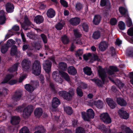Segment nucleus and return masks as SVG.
Segmentation results:
<instances>
[{
    "mask_svg": "<svg viewBox=\"0 0 133 133\" xmlns=\"http://www.w3.org/2000/svg\"><path fill=\"white\" fill-rule=\"evenodd\" d=\"M19 63H17L15 64L12 66L11 69H10L11 71H16L17 70V68L19 66Z\"/></svg>",
    "mask_w": 133,
    "mask_h": 133,
    "instance_id": "41",
    "label": "nucleus"
},
{
    "mask_svg": "<svg viewBox=\"0 0 133 133\" xmlns=\"http://www.w3.org/2000/svg\"><path fill=\"white\" fill-rule=\"evenodd\" d=\"M83 71L85 74L88 75H90L92 73L91 68L88 67L84 68Z\"/></svg>",
    "mask_w": 133,
    "mask_h": 133,
    "instance_id": "31",
    "label": "nucleus"
},
{
    "mask_svg": "<svg viewBox=\"0 0 133 133\" xmlns=\"http://www.w3.org/2000/svg\"><path fill=\"white\" fill-rule=\"evenodd\" d=\"M122 129L123 130H124L125 133H133L131 130L126 126L124 125L122 126Z\"/></svg>",
    "mask_w": 133,
    "mask_h": 133,
    "instance_id": "35",
    "label": "nucleus"
},
{
    "mask_svg": "<svg viewBox=\"0 0 133 133\" xmlns=\"http://www.w3.org/2000/svg\"><path fill=\"white\" fill-rule=\"evenodd\" d=\"M19 133H29V130L27 127H25L20 129Z\"/></svg>",
    "mask_w": 133,
    "mask_h": 133,
    "instance_id": "40",
    "label": "nucleus"
},
{
    "mask_svg": "<svg viewBox=\"0 0 133 133\" xmlns=\"http://www.w3.org/2000/svg\"><path fill=\"white\" fill-rule=\"evenodd\" d=\"M63 25V24L59 23L56 25L55 28L57 30H61L62 29Z\"/></svg>",
    "mask_w": 133,
    "mask_h": 133,
    "instance_id": "43",
    "label": "nucleus"
},
{
    "mask_svg": "<svg viewBox=\"0 0 133 133\" xmlns=\"http://www.w3.org/2000/svg\"><path fill=\"white\" fill-rule=\"evenodd\" d=\"M35 47L37 50H39L41 47L40 44L39 43H36L35 45Z\"/></svg>",
    "mask_w": 133,
    "mask_h": 133,
    "instance_id": "62",
    "label": "nucleus"
},
{
    "mask_svg": "<svg viewBox=\"0 0 133 133\" xmlns=\"http://www.w3.org/2000/svg\"><path fill=\"white\" fill-rule=\"evenodd\" d=\"M64 111L69 115H71L72 113V110L71 108L69 107H64Z\"/></svg>",
    "mask_w": 133,
    "mask_h": 133,
    "instance_id": "30",
    "label": "nucleus"
},
{
    "mask_svg": "<svg viewBox=\"0 0 133 133\" xmlns=\"http://www.w3.org/2000/svg\"><path fill=\"white\" fill-rule=\"evenodd\" d=\"M31 63L27 59H25L21 63L22 69L23 71H28L30 68Z\"/></svg>",
    "mask_w": 133,
    "mask_h": 133,
    "instance_id": "7",
    "label": "nucleus"
},
{
    "mask_svg": "<svg viewBox=\"0 0 133 133\" xmlns=\"http://www.w3.org/2000/svg\"><path fill=\"white\" fill-rule=\"evenodd\" d=\"M5 20V17L4 11L3 10L0 11V21L4 22Z\"/></svg>",
    "mask_w": 133,
    "mask_h": 133,
    "instance_id": "32",
    "label": "nucleus"
},
{
    "mask_svg": "<svg viewBox=\"0 0 133 133\" xmlns=\"http://www.w3.org/2000/svg\"><path fill=\"white\" fill-rule=\"evenodd\" d=\"M34 110L33 107L31 105H28L24 109L23 116L25 118H26L31 115Z\"/></svg>",
    "mask_w": 133,
    "mask_h": 133,
    "instance_id": "5",
    "label": "nucleus"
},
{
    "mask_svg": "<svg viewBox=\"0 0 133 133\" xmlns=\"http://www.w3.org/2000/svg\"><path fill=\"white\" fill-rule=\"evenodd\" d=\"M106 101L108 105L112 109L114 108L116 106V104L111 98H107Z\"/></svg>",
    "mask_w": 133,
    "mask_h": 133,
    "instance_id": "13",
    "label": "nucleus"
},
{
    "mask_svg": "<svg viewBox=\"0 0 133 133\" xmlns=\"http://www.w3.org/2000/svg\"><path fill=\"white\" fill-rule=\"evenodd\" d=\"M83 53V52L82 50H79L77 51L75 54L77 56H79L81 55Z\"/></svg>",
    "mask_w": 133,
    "mask_h": 133,
    "instance_id": "56",
    "label": "nucleus"
},
{
    "mask_svg": "<svg viewBox=\"0 0 133 133\" xmlns=\"http://www.w3.org/2000/svg\"><path fill=\"white\" fill-rule=\"evenodd\" d=\"M25 89L28 91L30 92H32L34 89L35 87H34L31 86L29 84H26L25 86Z\"/></svg>",
    "mask_w": 133,
    "mask_h": 133,
    "instance_id": "29",
    "label": "nucleus"
},
{
    "mask_svg": "<svg viewBox=\"0 0 133 133\" xmlns=\"http://www.w3.org/2000/svg\"><path fill=\"white\" fill-rule=\"evenodd\" d=\"M118 104L121 106H124L127 104L126 102L123 98H119L117 99Z\"/></svg>",
    "mask_w": 133,
    "mask_h": 133,
    "instance_id": "25",
    "label": "nucleus"
},
{
    "mask_svg": "<svg viewBox=\"0 0 133 133\" xmlns=\"http://www.w3.org/2000/svg\"><path fill=\"white\" fill-rule=\"evenodd\" d=\"M5 6L6 10L8 12L10 13L13 11L14 8L12 4L10 3H8Z\"/></svg>",
    "mask_w": 133,
    "mask_h": 133,
    "instance_id": "16",
    "label": "nucleus"
},
{
    "mask_svg": "<svg viewBox=\"0 0 133 133\" xmlns=\"http://www.w3.org/2000/svg\"><path fill=\"white\" fill-rule=\"evenodd\" d=\"M110 23L112 25H114L117 23V21L116 19L114 18L111 19Z\"/></svg>",
    "mask_w": 133,
    "mask_h": 133,
    "instance_id": "55",
    "label": "nucleus"
},
{
    "mask_svg": "<svg viewBox=\"0 0 133 133\" xmlns=\"http://www.w3.org/2000/svg\"><path fill=\"white\" fill-rule=\"evenodd\" d=\"M74 94V91L72 89H70L68 92L65 91H60L58 92L59 95L64 99L67 101H70Z\"/></svg>",
    "mask_w": 133,
    "mask_h": 133,
    "instance_id": "2",
    "label": "nucleus"
},
{
    "mask_svg": "<svg viewBox=\"0 0 133 133\" xmlns=\"http://www.w3.org/2000/svg\"><path fill=\"white\" fill-rule=\"evenodd\" d=\"M26 75L25 74L20 77L19 79V82H21L24 78L26 77Z\"/></svg>",
    "mask_w": 133,
    "mask_h": 133,
    "instance_id": "60",
    "label": "nucleus"
},
{
    "mask_svg": "<svg viewBox=\"0 0 133 133\" xmlns=\"http://www.w3.org/2000/svg\"><path fill=\"white\" fill-rule=\"evenodd\" d=\"M59 74L57 71H54L52 74V76L56 82L61 83L63 82V80L58 75Z\"/></svg>",
    "mask_w": 133,
    "mask_h": 133,
    "instance_id": "11",
    "label": "nucleus"
},
{
    "mask_svg": "<svg viewBox=\"0 0 133 133\" xmlns=\"http://www.w3.org/2000/svg\"><path fill=\"white\" fill-rule=\"evenodd\" d=\"M61 39L62 42L64 44H67L69 42L67 36L65 35L62 36Z\"/></svg>",
    "mask_w": 133,
    "mask_h": 133,
    "instance_id": "38",
    "label": "nucleus"
},
{
    "mask_svg": "<svg viewBox=\"0 0 133 133\" xmlns=\"http://www.w3.org/2000/svg\"><path fill=\"white\" fill-rule=\"evenodd\" d=\"M82 8V4L80 3H76L75 5L76 10L78 11L81 10Z\"/></svg>",
    "mask_w": 133,
    "mask_h": 133,
    "instance_id": "47",
    "label": "nucleus"
},
{
    "mask_svg": "<svg viewBox=\"0 0 133 133\" xmlns=\"http://www.w3.org/2000/svg\"><path fill=\"white\" fill-rule=\"evenodd\" d=\"M74 34L75 36L76 37H79L81 36V34L79 32L78 30L75 29L74 30Z\"/></svg>",
    "mask_w": 133,
    "mask_h": 133,
    "instance_id": "51",
    "label": "nucleus"
},
{
    "mask_svg": "<svg viewBox=\"0 0 133 133\" xmlns=\"http://www.w3.org/2000/svg\"><path fill=\"white\" fill-rule=\"evenodd\" d=\"M80 87L83 89H85L87 87V84L81 82V85L80 86Z\"/></svg>",
    "mask_w": 133,
    "mask_h": 133,
    "instance_id": "61",
    "label": "nucleus"
},
{
    "mask_svg": "<svg viewBox=\"0 0 133 133\" xmlns=\"http://www.w3.org/2000/svg\"><path fill=\"white\" fill-rule=\"evenodd\" d=\"M119 10L120 13L123 15H124L127 12V9L122 7H121L119 8Z\"/></svg>",
    "mask_w": 133,
    "mask_h": 133,
    "instance_id": "36",
    "label": "nucleus"
},
{
    "mask_svg": "<svg viewBox=\"0 0 133 133\" xmlns=\"http://www.w3.org/2000/svg\"><path fill=\"white\" fill-rule=\"evenodd\" d=\"M108 44L105 41H102L100 43L99 45V49L101 51H104L107 48Z\"/></svg>",
    "mask_w": 133,
    "mask_h": 133,
    "instance_id": "12",
    "label": "nucleus"
},
{
    "mask_svg": "<svg viewBox=\"0 0 133 133\" xmlns=\"http://www.w3.org/2000/svg\"><path fill=\"white\" fill-rule=\"evenodd\" d=\"M69 21L71 24L76 25L79 24L80 22V19L79 18L76 17L71 18Z\"/></svg>",
    "mask_w": 133,
    "mask_h": 133,
    "instance_id": "15",
    "label": "nucleus"
},
{
    "mask_svg": "<svg viewBox=\"0 0 133 133\" xmlns=\"http://www.w3.org/2000/svg\"><path fill=\"white\" fill-rule=\"evenodd\" d=\"M13 35L12 32L11 31V30H9V31L8 33L5 36V38L7 39Z\"/></svg>",
    "mask_w": 133,
    "mask_h": 133,
    "instance_id": "59",
    "label": "nucleus"
},
{
    "mask_svg": "<svg viewBox=\"0 0 133 133\" xmlns=\"http://www.w3.org/2000/svg\"><path fill=\"white\" fill-rule=\"evenodd\" d=\"M51 63L49 61H46L43 64V69L46 73V79L49 80L50 78L49 72L50 71Z\"/></svg>",
    "mask_w": 133,
    "mask_h": 133,
    "instance_id": "6",
    "label": "nucleus"
},
{
    "mask_svg": "<svg viewBox=\"0 0 133 133\" xmlns=\"http://www.w3.org/2000/svg\"><path fill=\"white\" fill-rule=\"evenodd\" d=\"M118 27L121 30H124L125 27V23L122 21L119 22L118 24Z\"/></svg>",
    "mask_w": 133,
    "mask_h": 133,
    "instance_id": "37",
    "label": "nucleus"
},
{
    "mask_svg": "<svg viewBox=\"0 0 133 133\" xmlns=\"http://www.w3.org/2000/svg\"><path fill=\"white\" fill-rule=\"evenodd\" d=\"M128 34L130 36L133 35V28H130L127 31Z\"/></svg>",
    "mask_w": 133,
    "mask_h": 133,
    "instance_id": "57",
    "label": "nucleus"
},
{
    "mask_svg": "<svg viewBox=\"0 0 133 133\" xmlns=\"http://www.w3.org/2000/svg\"><path fill=\"white\" fill-rule=\"evenodd\" d=\"M41 67L39 61L37 60L35 61L32 65V73L35 75H38L41 73Z\"/></svg>",
    "mask_w": 133,
    "mask_h": 133,
    "instance_id": "3",
    "label": "nucleus"
},
{
    "mask_svg": "<svg viewBox=\"0 0 133 133\" xmlns=\"http://www.w3.org/2000/svg\"><path fill=\"white\" fill-rule=\"evenodd\" d=\"M24 23L26 25H29L30 24V23L27 17H25V18Z\"/></svg>",
    "mask_w": 133,
    "mask_h": 133,
    "instance_id": "58",
    "label": "nucleus"
},
{
    "mask_svg": "<svg viewBox=\"0 0 133 133\" xmlns=\"http://www.w3.org/2000/svg\"><path fill=\"white\" fill-rule=\"evenodd\" d=\"M92 105H96L98 108H101L103 107V102L100 101L94 102L93 103Z\"/></svg>",
    "mask_w": 133,
    "mask_h": 133,
    "instance_id": "26",
    "label": "nucleus"
},
{
    "mask_svg": "<svg viewBox=\"0 0 133 133\" xmlns=\"http://www.w3.org/2000/svg\"><path fill=\"white\" fill-rule=\"evenodd\" d=\"M60 75L63 77L64 79L68 82L70 81V78L68 74L66 72L62 71H59Z\"/></svg>",
    "mask_w": 133,
    "mask_h": 133,
    "instance_id": "17",
    "label": "nucleus"
},
{
    "mask_svg": "<svg viewBox=\"0 0 133 133\" xmlns=\"http://www.w3.org/2000/svg\"><path fill=\"white\" fill-rule=\"evenodd\" d=\"M13 76L12 75H10L7 76L4 79L3 81L2 82V83H4L7 82Z\"/></svg>",
    "mask_w": 133,
    "mask_h": 133,
    "instance_id": "42",
    "label": "nucleus"
},
{
    "mask_svg": "<svg viewBox=\"0 0 133 133\" xmlns=\"http://www.w3.org/2000/svg\"><path fill=\"white\" fill-rule=\"evenodd\" d=\"M130 77L131 79L130 81V82L133 84V72H131L130 73Z\"/></svg>",
    "mask_w": 133,
    "mask_h": 133,
    "instance_id": "64",
    "label": "nucleus"
},
{
    "mask_svg": "<svg viewBox=\"0 0 133 133\" xmlns=\"http://www.w3.org/2000/svg\"><path fill=\"white\" fill-rule=\"evenodd\" d=\"M21 93L20 91H16L13 97V99L16 101L19 100L21 98Z\"/></svg>",
    "mask_w": 133,
    "mask_h": 133,
    "instance_id": "20",
    "label": "nucleus"
},
{
    "mask_svg": "<svg viewBox=\"0 0 133 133\" xmlns=\"http://www.w3.org/2000/svg\"><path fill=\"white\" fill-rule=\"evenodd\" d=\"M98 70L99 76L101 78L102 82L97 79H92V80L99 87H101L104 83L105 79L106 76L105 72L107 71L108 74L112 75L114 74V72H116L118 71V69L116 67L112 66H110L109 69L107 70L102 69L101 66H99Z\"/></svg>",
    "mask_w": 133,
    "mask_h": 133,
    "instance_id": "1",
    "label": "nucleus"
},
{
    "mask_svg": "<svg viewBox=\"0 0 133 133\" xmlns=\"http://www.w3.org/2000/svg\"><path fill=\"white\" fill-rule=\"evenodd\" d=\"M25 104H23L21 105L18 107L16 108V110L18 112H20L21 111L23 108L25 107Z\"/></svg>",
    "mask_w": 133,
    "mask_h": 133,
    "instance_id": "50",
    "label": "nucleus"
},
{
    "mask_svg": "<svg viewBox=\"0 0 133 133\" xmlns=\"http://www.w3.org/2000/svg\"><path fill=\"white\" fill-rule=\"evenodd\" d=\"M17 50V47L16 45L13 46L11 48L10 51L11 55H16L18 52Z\"/></svg>",
    "mask_w": 133,
    "mask_h": 133,
    "instance_id": "28",
    "label": "nucleus"
},
{
    "mask_svg": "<svg viewBox=\"0 0 133 133\" xmlns=\"http://www.w3.org/2000/svg\"><path fill=\"white\" fill-rule=\"evenodd\" d=\"M83 58L85 60L91 59L90 62H91L95 61H99L100 60V59L98 58V56L97 55H92L90 53H89L88 55H84Z\"/></svg>",
    "mask_w": 133,
    "mask_h": 133,
    "instance_id": "8",
    "label": "nucleus"
},
{
    "mask_svg": "<svg viewBox=\"0 0 133 133\" xmlns=\"http://www.w3.org/2000/svg\"><path fill=\"white\" fill-rule=\"evenodd\" d=\"M77 93L78 96L82 97L83 95V93L82 90L79 88H77L76 89Z\"/></svg>",
    "mask_w": 133,
    "mask_h": 133,
    "instance_id": "52",
    "label": "nucleus"
},
{
    "mask_svg": "<svg viewBox=\"0 0 133 133\" xmlns=\"http://www.w3.org/2000/svg\"><path fill=\"white\" fill-rule=\"evenodd\" d=\"M68 73L71 75H74L77 73V71L75 68L73 66L69 67L68 69Z\"/></svg>",
    "mask_w": 133,
    "mask_h": 133,
    "instance_id": "24",
    "label": "nucleus"
},
{
    "mask_svg": "<svg viewBox=\"0 0 133 133\" xmlns=\"http://www.w3.org/2000/svg\"><path fill=\"white\" fill-rule=\"evenodd\" d=\"M34 20L37 24H39L43 22L44 18L42 16L38 15L35 17Z\"/></svg>",
    "mask_w": 133,
    "mask_h": 133,
    "instance_id": "21",
    "label": "nucleus"
},
{
    "mask_svg": "<svg viewBox=\"0 0 133 133\" xmlns=\"http://www.w3.org/2000/svg\"><path fill=\"white\" fill-rule=\"evenodd\" d=\"M118 113L121 118L127 119L129 117V114L126 111L124 110V109L123 108L119 110Z\"/></svg>",
    "mask_w": 133,
    "mask_h": 133,
    "instance_id": "10",
    "label": "nucleus"
},
{
    "mask_svg": "<svg viewBox=\"0 0 133 133\" xmlns=\"http://www.w3.org/2000/svg\"><path fill=\"white\" fill-rule=\"evenodd\" d=\"M8 48L5 44L2 46L1 48V52L3 53H5L7 51Z\"/></svg>",
    "mask_w": 133,
    "mask_h": 133,
    "instance_id": "46",
    "label": "nucleus"
},
{
    "mask_svg": "<svg viewBox=\"0 0 133 133\" xmlns=\"http://www.w3.org/2000/svg\"><path fill=\"white\" fill-rule=\"evenodd\" d=\"M101 17L99 15H96L95 16L93 19V23L95 25L98 24L101 20Z\"/></svg>",
    "mask_w": 133,
    "mask_h": 133,
    "instance_id": "23",
    "label": "nucleus"
},
{
    "mask_svg": "<svg viewBox=\"0 0 133 133\" xmlns=\"http://www.w3.org/2000/svg\"><path fill=\"white\" fill-rule=\"evenodd\" d=\"M59 68L64 71H65L67 69V65L66 63L64 62H60L59 64Z\"/></svg>",
    "mask_w": 133,
    "mask_h": 133,
    "instance_id": "27",
    "label": "nucleus"
},
{
    "mask_svg": "<svg viewBox=\"0 0 133 133\" xmlns=\"http://www.w3.org/2000/svg\"><path fill=\"white\" fill-rule=\"evenodd\" d=\"M60 102L59 99L57 98H53L52 101V106L53 108H55L60 104Z\"/></svg>",
    "mask_w": 133,
    "mask_h": 133,
    "instance_id": "14",
    "label": "nucleus"
},
{
    "mask_svg": "<svg viewBox=\"0 0 133 133\" xmlns=\"http://www.w3.org/2000/svg\"><path fill=\"white\" fill-rule=\"evenodd\" d=\"M82 28L84 30L85 32H88L89 27L88 25L86 23H84L82 25Z\"/></svg>",
    "mask_w": 133,
    "mask_h": 133,
    "instance_id": "48",
    "label": "nucleus"
},
{
    "mask_svg": "<svg viewBox=\"0 0 133 133\" xmlns=\"http://www.w3.org/2000/svg\"><path fill=\"white\" fill-rule=\"evenodd\" d=\"M87 116L85 112H81V115L82 118L85 121H88L90 118H94V113L93 110L91 109H89L87 111Z\"/></svg>",
    "mask_w": 133,
    "mask_h": 133,
    "instance_id": "4",
    "label": "nucleus"
},
{
    "mask_svg": "<svg viewBox=\"0 0 133 133\" xmlns=\"http://www.w3.org/2000/svg\"><path fill=\"white\" fill-rule=\"evenodd\" d=\"M8 92V90L5 88H3L2 90L1 89L0 90V96L2 95H6Z\"/></svg>",
    "mask_w": 133,
    "mask_h": 133,
    "instance_id": "44",
    "label": "nucleus"
},
{
    "mask_svg": "<svg viewBox=\"0 0 133 133\" xmlns=\"http://www.w3.org/2000/svg\"><path fill=\"white\" fill-rule=\"evenodd\" d=\"M12 29L15 31H17L19 30V27L18 25H15L12 28Z\"/></svg>",
    "mask_w": 133,
    "mask_h": 133,
    "instance_id": "63",
    "label": "nucleus"
},
{
    "mask_svg": "<svg viewBox=\"0 0 133 133\" xmlns=\"http://www.w3.org/2000/svg\"><path fill=\"white\" fill-rule=\"evenodd\" d=\"M106 5H110V2L108 0H101L100 3L101 6H103Z\"/></svg>",
    "mask_w": 133,
    "mask_h": 133,
    "instance_id": "39",
    "label": "nucleus"
},
{
    "mask_svg": "<svg viewBox=\"0 0 133 133\" xmlns=\"http://www.w3.org/2000/svg\"><path fill=\"white\" fill-rule=\"evenodd\" d=\"M15 41L12 39H10L8 40L7 44H5L8 48L15 44Z\"/></svg>",
    "mask_w": 133,
    "mask_h": 133,
    "instance_id": "34",
    "label": "nucleus"
},
{
    "mask_svg": "<svg viewBox=\"0 0 133 133\" xmlns=\"http://www.w3.org/2000/svg\"><path fill=\"white\" fill-rule=\"evenodd\" d=\"M60 3L64 7L66 8L68 6L67 2L65 0H60Z\"/></svg>",
    "mask_w": 133,
    "mask_h": 133,
    "instance_id": "49",
    "label": "nucleus"
},
{
    "mask_svg": "<svg viewBox=\"0 0 133 133\" xmlns=\"http://www.w3.org/2000/svg\"><path fill=\"white\" fill-rule=\"evenodd\" d=\"M127 25L129 27H130L132 24V23L131 19L129 18H127L126 19Z\"/></svg>",
    "mask_w": 133,
    "mask_h": 133,
    "instance_id": "53",
    "label": "nucleus"
},
{
    "mask_svg": "<svg viewBox=\"0 0 133 133\" xmlns=\"http://www.w3.org/2000/svg\"><path fill=\"white\" fill-rule=\"evenodd\" d=\"M85 131L84 129L82 127H79L76 129L75 133H85Z\"/></svg>",
    "mask_w": 133,
    "mask_h": 133,
    "instance_id": "45",
    "label": "nucleus"
},
{
    "mask_svg": "<svg viewBox=\"0 0 133 133\" xmlns=\"http://www.w3.org/2000/svg\"><path fill=\"white\" fill-rule=\"evenodd\" d=\"M43 111L40 108H36L34 111V114L35 116L37 117H39L42 115Z\"/></svg>",
    "mask_w": 133,
    "mask_h": 133,
    "instance_id": "18",
    "label": "nucleus"
},
{
    "mask_svg": "<svg viewBox=\"0 0 133 133\" xmlns=\"http://www.w3.org/2000/svg\"><path fill=\"white\" fill-rule=\"evenodd\" d=\"M55 11L52 9H48L46 12L47 16L49 18H52L55 15Z\"/></svg>",
    "mask_w": 133,
    "mask_h": 133,
    "instance_id": "19",
    "label": "nucleus"
},
{
    "mask_svg": "<svg viewBox=\"0 0 133 133\" xmlns=\"http://www.w3.org/2000/svg\"><path fill=\"white\" fill-rule=\"evenodd\" d=\"M19 121V117L18 116H14L12 117L11 123L13 125H16L18 124Z\"/></svg>",
    "mask_w": 133,
    "mask_h": 133,
    "instance_id": "22",
    "label": "nucleus"
},
{
    "mask_svg": "<svg viewBox=\"0 0 133 133\" xmlns=\"http://www.w3.org/2000/svg\"><path fill=\"white\" fill-rule=\"evenodd\" d=\"M101 119L105 123L107 124L111 122V119L107 113H104L100 116Z\"/></svg>",
    "mask_w": 133,
    "mask_h": 133,
    "instance_id": "9",
    "label": "nucleus"
},
{
    "mask_svg": "<svg viewBox=\"0 0 133 133\" xmlns=\"http://www.w3.org/2000/svg\"><path fill=\"white\" fill-rule=\"evenodd\" d=\"M41 36L44 42V43H47V39L46 37L43 34H42Z\"/></svg>",
    "mask_w": 133,
    "mask_h": 133,
    "instance_id": "54",
    "label": "nucleus"
},
{
    "mask_svg": "<svg viewBox=\"0 0 133 133\" xmlns=\"http://www.w3.org/2000/svg\"><path fill=\"white\" fill-rule=\"evenodd\" d=\"M100 36V34L99 32L96 31L93 33L92 35V37L94 39H97Z\"/></svg>",
    "mask_w": 133,
    "mask_h": 133,
    "instance_id": "33",
    "label": "nucleus"
}]
</instances>
